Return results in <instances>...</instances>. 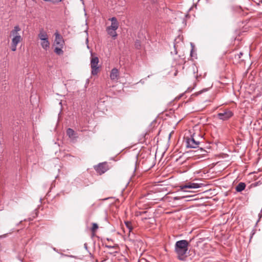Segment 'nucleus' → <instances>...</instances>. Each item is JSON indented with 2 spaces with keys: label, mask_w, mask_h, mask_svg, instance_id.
I'll list each match as a JSON object with an SVG mask.
<instances>
[{
  "label": "nucleus",
  "mask_w": 262,
  "mask_h": 262,
  "mask_svg": "<svg viewBox=\"0 0 262 262\" xmlns=\"http://www.w3.org/2000/svg\"><path fill=\"white\" fill-rule=\"evenodd\" d=\"M189 243L186 240L177 241L174 246V251L177 254L178 258L180 260H185L186 254L188 250Z\"/></svg>",
  "instance_id": "nucleus-1"
},
{
  "label": "nucleus",
  "mask_w": 262,
  "mask_h": 262,
  "mask_svg": "<svg viewBox=\"0 0 262 262\" xmlns=\"http://www.w3.org/2000/svg\"><path fill=\"white\" fill-rule=\"evenodd\" d=\"M21 30L19 26H15L14 28L11 31L10 36L12 37V41H15L17 42H20L22 40V37L20 35L19 32Z\"/></svg>",
  "instance_id": "nucleus-2"
},
{
  "label": "nucleus",
  "mask_w": 262,
  "mask_h": 262,
  "mask_svg": "<svg viewBox=\"0 0 262 262\" xmlns=\"http://www.w3.org/2000/svg\"><path fill=\"white\" fill-rule=\"evenodd\" d=\"M233 113L229 109L222 110L217 114V118L222 121H227L233 116Z\"/></svg>",
  "instance_id": "nucleus-3"
},
{
  "label": "nucleus",
  "mask_w": 262,
  "mask_h": 262,
  "mask_svg": "<svg viewBox=\"0 0 262 262\" xmlns=\"http://www.w3.org/2000/svg\"><path fill=\"white\" fill-rule=\"evenodd\" d=\"M99 62V59L97 57H92L91 60V67L92 69V75H96L99 72V67L98 64Z\"/></svg>",
  "instance_id": "nucleus-4"
},
{
  "label": "nucleus",
  "mask_w": 262,
  "mask_h": 262,
  "mask_svg": "<svg viewBox=\"0 0 262 262\" xmlns=\"http://www.w3.org/2000/svg\"><path fill=\"white\" fill-rule=\"evenodd\" d=\"M94 169L99 174H102L105 172L108 169V165L106 162L99 163L98 165L94 166Z\"/></svg>",
  "instance_id": "nucleus-5"
},
{
  "label": "nucleus",
  "mask_w": 262,
  "mask_h": 262,
  "mask_svg": "<svg viewBox=\"0 0 262 262\" xmlns=\"http://www.w3.org/2000/svg\"><path fill=\"white\" fill-rule=\"evenodd\" d=\"M203 185L202 184H199L196 183H193V182H188L186 183L184 185H181L180 186V189L181 190H184L185 189L189 188V189H192V188H200Z\"/></svg>",
  "instance_id": "nucleus-6"
},
{
  "label": "nucleus",
  "mask_w": 262,
  "mask_h": 262,
  "mask_svg": "<svg viewBox=\"0 0 262 262\" xmlns=\"http://www.w3.org/2000/svg\"><path fill=\"white\" fill-rule=\"evenodd\" d=\"M55 40L54 42V45L58 46L60 47H63L64 44V41L62 36L59 33L58 31H56L54 33Z\"/></svg>",
  "instance_id": "nucleus-7"
},
{
  "label": "nucleus",
  "mask_w": 262,
  "mask_h": 262,
  "mask_svg": "<svg viewBox=\"0 0 262 262\" xmlns=\"http://www.w3.org/2000/svg\"><path fill=\"white\" fill-rule=\"evenodd\" d=\"M187 147L190 148H196L200 142L195 140L194 136H191L190 138H188L186 140Z\"/></svg>",
  "instance_id": "nucleus-8"
},
{
  "label": "nucleus",
  "mask_w": 262,
  "mask_h": 262,
  "mask_svg": "<svg viewBox=\"0 0 262 262\" xmlns=\"http://www.w3.org/2000/svg\"><path fill=\"white\" fill-rule=\"evenodd\" d=\"M119 78V72L116 68H113L110 73V78L113 81H117Z\"/></svg>",
  "instance_id": "nucleus-9"
},
{
  "label": "nucleus",
  "mask_w": 262,
  "mask_h": 262,
  "mask_svg": "<svg viewBox=\"0 0 262 262\" xmlns=\"http://www.w3.org/2000/svg\"><path fill=\"white\" fill-rule=\"evenodd\" d=\"M112 21L111 25L107 28L112 30H117L119 27V23L115 17H113L109 19Z\"/></svg>",
  "instance_id": "nucleus-10"
},
{
  "label": "nucleus",
  "mask_w": 262,
  "mask_h": 262,
  "mask_svg": "<svg viewBox=\"0 0 262 262\" xmlns=\"http://www.w3.org/2000/svg\"><path fill=\"white\" fill-rule=\"evenodd\" d=\"M38 37L40 40L49 39L48 35L42 29L40 30L39 33L38 34Z\"/></svg>",
  "instance_id": "nucleus-11"
},
{
  "label": "nucleus",
  "mask_w": 262,
  "mask_h": 262,
  "mask_svg": "<svg viewBox=\"0 0 262 262\" xmlns=\"http://www.w3.org/2000/svg\"><path fill=\"white\" fill-rule=\"evenodd\" d=\"M40 45L41 47L45 50H47L50 48V42L49 39L40 40Z\"/></svg>",
  "instance_id": "nucleus-12"
},
{
  "label": "nucleus",
  "mask_w": 262,
  "mask_h": 262,
  "mask_svg": "<svg viewBox=\"0 0 262 262\" xmlns=\"http://www.w3.org/2000/svg\"><path fill=\"white\" fill-rule=\"evenodd\" d=\"M246 184L244 182H240L235 187L237 192H241L245 189Z\"/></svg>",
  "instance_id": "nucleus-13"
},
{
  "label": "nucleus",
  "mask_w": 262,
  "mask_h": 262,
  "mask_svg": "<svg viewBox=\"0 0 262 262\" xmlns=\"http://www.w3.org/2000/svg\"><path fill=\"white\" fill-rule=\"evenodd\" d=\"M116 30H112V29L110 28H106V31L107 32V33L111 36L114 39H115L116 36H117V33L116 32Z\"/></svg>",
  "instance_id": "nucleus-14"
},
{
  "label": "nucleus",
  "mask_w": 262,
  "mask_h": 262,
  "mask_svg": "<svg viewBox=\"0 0 262 262\" xmlns=\"http://www.w3.org/2000/svg\"><path fill=\"white\" fill-rule=\"evenodd\" d=\"M195 152L197 153L195 156H204L207 153V151L205 149H203L202 148L198 149L195 151Z\"/></svg>",
  "instance_id": "nucleus-15"
},
{
  "label": "nucleus",
  "mask_w": 262,
  "mask_h": 262,
  "mask_svg": "<svg viewBox=\"0 0 262 262\" xmlns=\"http://www.w3.org/2000/svg\"><path fill=\"white\" fill-rule=\"evenodd\" d=\"M67 134L70 138H73L74 137V135H75V131L70 128H69L67 130Z\"/></svg>",
  "instance_id": "nucleus-16"
},
{
  "label": "nucleus",
  "mask_w": 262,
  "mask_h": 262,
  "mask_svg": "<svg viewBox=\"0 0 262 262\" xmlns=\"http://www.w3.org/2000/svg\"><path fill=\"white\" fill-rule=\"evenodd\" d=\"M62 48L63 47H60L59 46L56 47L54 49L55 53L58 55L63 54V51L62 50Z\"/></svg>",
  "instance_id": "nucleus-17"
},
{
  "label": "nucleus",
  "mask_w": 262,
  "mask_h": 262,
  "mask_svg": "<svg viewBox=\"0 0 262 262\" xmlns=\"http://www.w3.org/2000/svg\"><path fill=\"white\" fill-rule=\"evenodd\" d=\"M20 42H17L15 41H12L11 43V49L12 51H15L16 50V47Z\"/></svg>",
  "instance_id": "nucleus-18"
},
{
  "label": "nucleus",
  "mask_w": 262,
  "mask_h": 262,
  "mask_svg": "<svg viewBox=\"0 0 262 262\" xmlns=\"http://www.w3.org/2000/svg\"><path fill=\"white\" fill-rule=\"evenodd\" d=\"M98 228V226L96 223H93V226L92 227V231L93 232H95L96 230Z\"/></svg>",
  "instance_id": "nucleus-19"
},
{
  "label": "nucleus",
  "mask_w": 262,
  "mask_h": 262,
  "mask_svg": "<svg viewBox=\"0 0 262 262\" xmlns=\"http://www.w3.org/2000/svg\"><path fill=\"white\" fill-rule=\"evenodd\" d=\"M136 48L139 49L141 47V43L139 40H136L135 44Z\"/></svg>",
  "instance_id": "nucleus-20"
},
{
  "label": "nucleus",
  "mask_w": 262,
  "mask_h": 262,
  "mask_svg": "<svg viewBox=\"0 0 262 262\" xmlns=\"http://www.w3.org/2000/svg\"><path fill=\"white\" fill-rule=\"evenodd\" d=\"M255 232H256V229H252V230L251 231V232L250 233V241L251 240L253 236L255 234Z\"/></svg>",
  "instance_id": "nucleus-21"
},
{
  "label": "nucleus",
  "mask_w": 262,
  "mask_h": 262,
  "mask_svg": "<svg viewBox=\"0 0 262 262\" xmlns=\"http://www.w3.org/2000/svg\"><path fill=\"white\" fill-rule=\"evenodd\" d=\"M261 184V182L260 181H258V182H256L255 183H253L252 185L254 187H256V186H257L259 185H260Z\"/></svg>",
  "instance_id": "nucleus-22"
},
{
  "label": "nucleus",
  "mask_w": 262,
  "mask_h": 262,
  "mask_svg": "<svg viewBox=\"0 0 262 262\" xmlns=\"http://www.w3.org/2000/svg\"><path fill=\"white\" fill-rule=\"evenodd\" d=\"M184 198H185V196H174V197H173V200H179L183 199Z\"/></svg>",
  "instance_id": "nucleus-23"
},
{
  "label": "nucleus",
  "mask_w": 262,
  "mask_h": 262,
  "mask_svg": "<svg viewBox=\"0 0 262 262\" xmlns=\"http://www.w3.org/2000/svg\"><path fill=\"white\" fill-rule=\"evenodd\" d=\"M130 224V223L129 222H127V223H126V226L129 228V230H131V229H132V228H131L130 227V226H129V224Z\"/></svg>",
  "instance_id": "nucleus-24"
},
{
  "label": "nucleus",
  "mask_w": 262,
  "mask_h": 262,
  "mask_svg": "<svg viewBox=\"0 0 262 262\" xmlns=\"http://www.w3.org/2000/svg\"><path fill=\"white\" fill-rule=\"evenodd\" d=\"M106 247H107V248H109V249H111V248H114V246H108V245H106Z\"/></svg>",
  "instance_id": "nucleus-25"
},
{
  "label": "nucleus",
  "mask_w": 262,
  "mask_h": 262,
  "mask_svg": "<svg viewBox=\"0 0 262 262\" xmlns=\"http://www.w3.org/2000/svg\"><path fill=\"white\" fill-rule=\"evenodd\" d=\"M84 248H85L86 250H88V245H87V244H86V243H85V244H84Z\"/></svg>",
  "instance_id": "nucleus-26"
},
{
  "label": "nucleus",
  "mask_w": 262,
  "mask_h": 262,
  "mask_svg": "<svg viewBox=\"0 0 262 262\" xmlns=\"http://www.w3.org/2000/svg\"><path fill=\"white\" fill-rule=\"evenodd\" d=\"M242 55H243V53L240 52L239 54H238V58H240Z\"/></svg>",
  "instance_id": "nucleus-27"
},
{
  "label": "nucleus",
  "mask_w": 262,
  "mask_h": 262,
  "mask_svg": "<svg viewBox=\"0 0 262 262\" xmlns=\"http://www.w3.org/2000/svg\"><path fill=\"white\" fill-rule=\"evenodd\" d=\"M44 1H46V2H50V1H51L52 0H43Z\"/></svg>",
  "instance_id": "nucleus-28"
},
{
  "label": "nucleus",
  "mask_w": 262,
  "mask_h": 262,
  "mask_svg": "<svg viewBox=\"0 0 262 262\" xmlns=\"http://www.w3.org/2000/svg\"><path fill=\"white\" fill-rule=\"evenodd\" d=\"M154 3H155L157 0H152Z\"/></svg>",
  "instance_id": "nucleus-29"
},
{
  "label": "nucleus",
  "mask_w": 262,
  "mask_h": 262,
  "mask_svg": "<svg viewBox=\"0 0 262 262\" xmlns=\"http://www.w3.org/2000/svg\"><path fill=\"white\" fill-rule=\"evenodd\" d=\"M192 49L191 51V55L192 56Z\"/></svg>",
  "instance_id": "nucleus-30"
},
{
  "label": "nucleus",
  "mask_w": 262,
  "mask_h": 262,
  "mask_svg": "<svg viewBox=\"0 0 262 262\" xmlns=\"http://www.w3.org/2000/svg\"><path fill=\"white\" fill-rule=\"evenodd\" d=\"M174 47L176 48V45L174 44Z\"/></svg>",
  "instance_id": "nucleus-31"
}]
</instances>
